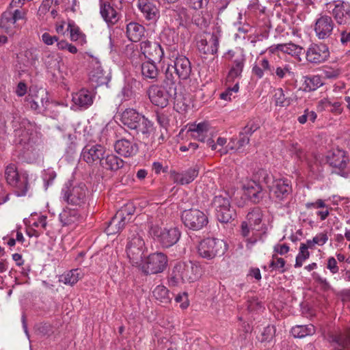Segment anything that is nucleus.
I'll return each instance as SVG.
<instances>
[{"label": "nucleus", "instance_id": "57", "mask_svg": "<svg viewBox=\"0 0 350 350\" xmlns=\"http://www.w3.org/2000/svg\"><path fill=\"white\" fill-rule=\"evenodd\" d=\"M226 139L224 137H219L217 138L216 143H215L214 140L212 138H208L206 140V144L209 147L211 148L213 150H217V146H220L221 148L219 150H222L224 151L226 148H223V146L226 144Z\"/></svg>", "mask_w": 350, "mask_h": 350}, {"label": "nucleus", "instance_id": "43", "mask_svg": "<svg viewBox=\"0 0 350 350\" xmlns=\"http://www.w3.org/2000/svg\"><path fill=\"white\" fill-rule=\"evenodd\" d=\"M304 78V86L305 91H314L323 84L319 75H308L305 76Z\"/></svg>", "mask_w": 350, "mask_h": 350}, {"label": "nucleus", "instance_id": "20", "mask_svg": "<svg viewBox=\"0 0 350 350\" xmlns=\"http://www.w3.org/2000/svg\"><path fill=\"white\" fill-rule=\"evenodd\" d=\"M170 68L176 73L180 80L187 79L191 72V66L187 57L179 55L173 60V64L170 65Z\"/></svg>", "mask_w": 350, "mask_h": 350}, {"label": "nucleus", "instance_id": "46", "mask_svg": "<svg viewBox=\"0 0 350 350\" xmlns=\"http://www.w3.org/2000/svg\"><path fill=\"white\" fill-rule=\"evenodd\" d=\"M170 14L177 21H183L187 18V10L182 5H174L167 8Z\"/></svg>", "mask_w": 350, "mask_h": 350}, {"label": "nucleus", "instance_id": "29", "mask_svg": "<svg viewBox=\"0 0 350 350\" xmlns=\"http://www.w3.org/2000/svg\"><path fill=\"white\" fill-rule=\"evenodd\" d=\"M72 100L78 107L87 109L93 103V94L86 89H81L72 94Z\"/></svg>", "mask_w": 350, "mask_h": 350}, {"label": "nucleus", "instance_id": "51", "mask_svg": "<svg viewBox=\"0 0 350 350\" xmlns=\"http://www.w3.org/2000/svg\"><path fill=\"white\" fill-rule=\"evenodd\" d=\"M309 257L310 252L306 250V247H305L304 243H301L299 253L296 256L295 264L294 265L295 267H301L303 265L304 262Z\"/></svg>", "mask_w": 350, "mask_h": 350}, {"label": "nucleus", "instance_id": "62", "mask_svg": "<svg viewBox=\"0 0 350 350\" xmlns=\"http://www.w3.org/2000/svg\"><path fill=\"white\" fill-rule=\"evenodd\" d=\"M42 41L46 45H52L58 41L56 36H51L50 33L45 32L41 36Z\"/></svg>", "mask_w": 350, "mask_h": 350}, {"label": "nucleus", "instance_id": "32", "mask_svg": "<svg viewBox=\"0 0 350 350\" xmlns=\"http://www.w3.org/2000/svg\"><path fill=\"white\" fill-rule=\"evenodd\" d=\"M59 220L63 226L76 225L81 219L79 211L75 208H66L59 214Z\"/></svg>", "mask_w": 350, "mask_h": 350}, {"label": "nucleus", "instance_id": "16", "mask_svg": "<svg viewBox=\"0 0 350 350\" xmlns=\"http://www.w3.org/2000/svg\"><path fill=\"white\" fill-rule=\"evenodd\" d=\"M147 93L151 103L161 108L168 105L170 97L174 98V93H170L166 90L165 91L163 85H152L149 87Z\"/></svg>", "mask_w": 350, "mask_h": 350}, {"label": "nucleus", "instance_id": "28", "mask_svg": "<svg viewBox=\"0 0 350 350\" xmlns=\"http://www.w3.org/2000/svg\"><path fill=\"white\" fill-rule=\"evenodd\" d=\"M142 114L134 109H126L120 116V122L127 129L133 130L137 121L141 120Z\"/></svg>", "mask_w": 350, "mask_h": 350}, {"label": "nucleus", "instance_id": "30", "mask_svg": "<svg viewBox=\"0 0 350 350\" xmlns=\"http://www.w3.org/2000/svg\"><path fill=\"white\" fill-rule=\"evenodd\" d=\"M263 213L261 208L259 207H255L251 209V211L247 213L246 219L247 221L253 230H256L257 231L263 230L265 232L266 230L265 226L264 224L260 225Z\"/></svg>", "mask_w": 350, "mask_h": 350}, {"label": "nucleus", "instance_id": "7", "mask_svg": "<svg viewBox=\"0 0 350 350\" xmlns=\"http://www.w3.org/2000/svg\"><path fill=\"white\" fill-rule=\"evenodd\" d=\"M227 250L226 243L219 239L208 238L200 242L198 252L200 257L211 260L224 254Z\"/></svg>", "mask_w": 350, "mask_h": 350}, {"label": "nucleus", "instance_id": "60", "mask_svg": "<svg viewBox=\"0 0 350 350\" xmlns=\"http://www.w3.org/2000/svg\"><path fill=\"white\" fill-rule=\"evenodd\" d=\"M175 301L177 303H180V307L183 309H186L189 306L188 295L184 292L182 294H178L175 297Z\"/></svg>", "mask_w": 350, "mask_h": 350}, {"label": "nucleus", "instance_id": "8", "mask_svg": "<svg viewBox=\"0 0 350 350\" xmlns=\"http://www.w3.org/2000/svg\"><path fill=\"white\" fill-rule=\"evenodd\" d=\"M149 233L163 247L167 248L176 244L180 237V231L178 228H162L158 226H152Z\"/></svg>", "mask_w": 350, "mask_h": 350}, {"label": "nucleus", "instance_id": "10", "mask_svg": "<svg viewBox=\"0 0 350 350\" xmlns=\"http://www.w3.org/2000/svg\"><path fill=\"white\" fill-rule=\"evenodd\" d=\"M145 243L138 233L129 237L126 254L133 265H138L143 259Z\"/></svg>", "mask_w": 350, "mask_h": 350}, {"label": "nucleus", "instance_id": "42", "mask_svg": "<svg viewBox=\"0 0 350 350\" xmlns=\"http://www.w3.org/2000/svg\"><path fill=\"white\" fill-rule=\"evenodd\" d=\"M315 333V327L313 325H296L291 329V334L295 338H304L313 335Z\"/></svg>", "mask_w": 350, "mask_h": 350}, {"label": "nucleus", "instance_id": "15", "mask_svg": "<svg viewBox=\"0 0 350 350\" xmlns=\"http://www.w3.org/2000/svg\"><path fill=\"white\" fill-rule=\"evenodd\" d=\"M329 57V48L323 43L310 44L306 53V60L313 64L323 63L328 59Z\"/></svg>", "mask_w": 350, "mask_h": 350}, {"label": "nucleus", "instance_id": "58", "mask_svg": "<svg viewBox=\"0 0 350 350\" xmlns=\"http://www.w3.org/2000/svg\"><path fill=\"white\" fill-rule=\"evenodd\" d=\"M208 3V0H187V5L195 10L203 8Z\"/></svg>", "mask_w": 350, "mask_h": 350}, {"label": "nucleus", "instance_id": "12", "mask_svg": "<svg viewBox=\"0 0 350 350\" xmlns=\"http://www.w3.org/2000/svg\"><path fill=\"white\" fill-rule=\"evenodd\" d=\"M326 161L330 166L338 170L339 174L344 177L349 176V172L346 171L349 156L345 151L338 148L333 149L327 152Z\"/></svg>", "mask_w": 350, "mask_h": 350}, {"label": "nucleus", "instance_id": "35", "mask_svg": "<svg viewBox=\"0 0 350 350\" xmlns=\"http://www.w3.org/2000/svg\"><path fill=\"white\" fill-rule=\"evenodd\" d=\"M129 223L125 217L120 215V213H116L111 219L105 231L108 235L114 234L120 232Z\"/></svg>", "mask_w": 350, "mask_h": 350}, {"label": "nucleus", "instance_id": "47", "mask_svg": "<svg viewBox=\"0 0 350 350\" xmlns=\"http://www.w3.org/2000/svg\"><path fill=\"white\" fill-rule=\"evenodd\" d=\"M212 206L215 210L231 207L228 195L225 193L215 196L212 201Z\"/></svg>", "mask_w": 350, "mask_h": 350}, {"label": "nucleus", "instance_id": "61", "mask_svg": "<svg viewBox=\"0 0 350 350\" xmlns=\"http://www.w3.org/2000/svg\"><path fill=\"white\" fill-rule=\"evenodd\" d=\"M53 2V0H43L38 9V14L40 16L44 15L47 12H49Z\"/></svg>", "mask_w": 350, "mask_h": 350}, {"label": "nucleus", "instance_id": "54", "mask_svg": "<svg viewBox=\"0 0 350 350\" xmlns=\"http://www.w3.org/2000/svg\"><path fill=\"white\" fill-rule=\"evenodd\" d=\"M122 101L130 100L135 97V92L129 84H126L118 94Z\"/></svg>", "mask_w": 350, "mask_h": 350}, {"label": "nucleus", "instance_id": "37", "mask_svg": "<svg viewBox=\"0 0 350 350\" xmlns=\"http://www.w3.org/2000/svg\"><path fill=\"white\" fill-rule=\"evenodd\" d=\"M100 12L108 24L114 25L119 20L118 12L109 3H103L100 5Z\"/></svg>", "mask_w": 350, "mask_h": 350}, {"label": "nucleus", "instance_id": "38", "mask_svg": "<svg viewBox=\"0 0 350 350\" xmlns=\"http://www.w3.org/2000/svg\"><path fill=\"white\" fill-rule=\"evenodd\" d=\"M245 60L244 56L241 55L233 61V64L227 76L228 82H234L235 79L241 77L245 64Z\"/></svg>", "mask_w": 350, "mask_h": 350}, {"label": "nucleus", "instance_id": "45", "mask_svg": "<svg viewBox=\"0 0 350 350\" xmlns=\"http://www.w3.org/2000/svg\"><path fill=\"white\" fill-rule=\"evenodd\" d=\"M154 298L161 303L167 304L170 301V297L168 289L163 286L158 285L152 291Z\"/></svg>", "mask_w": 350, "mask_h": 350}, {"label": "nucleus", "instance_id": "13", "mask_svg": "<svg viewBox=\"0 0 350 350\" xmlns=\"http://www.w3.org/2000/svg\"><path fill=\"white\" fill-rule=\"evenodd\" d=\"M269 188L275 201L278 202L288 200L293 192L291 181L287 178L274 180Z\"/></svg>", "mask_w": 350, "mask_h": 350}, {"label": "nucleus", "instance_id": "18", "mask_svg": "<svg viewBox=\"0 0 350 350\" xmlns=\"http://www.w3.org/2000/svg\"><path fill=\"white\" fill-rule=\"evenodd\" d=\"M140 51L148 60L161 61L164 52L161 45L157 42L144 40L140 42Z\"/></svg>", "mask_w": 350, "mask_h": 350}, {"label": "nucleus", "instance_id": "59", "mask_svg": "<svg viewBox=\"0 0 350 350\" xmlns=\"http://www.w3.org/2000/svg\"><path fill=\"white\" fill-rule=\"evenodd\" d=\"M326 267L332 274H336L339 271L337 260L333 256H330L327 258Z\"/></svg>", "mask_w": 350, "mask_h": 350}, {"label": "nucleus", "instance_id": "17", "mask_svg": "<svg viewBox=\"0 0 350 350\" xmlns=\"http://www.w3.org/2000/svg\"><path fill=\"white\" fill-rule=\"evenodd\" d=\"M334 27V23L331 16L321 15L314 23V30L319 40H325L330 37Z\"/></svg>", "mask_w": 350, "mask_h": 350}, {"label": "nucleus", "instance_id": "39", "mask_svg": "<svg viewBox=\"0 0 350 350\" xmlns=\"http://www.w3.org/2000/svg\"><path fill=\"white\" fill-rule=\"evenodd\" d=\"M83 276L84 273L81 269H73L62 274L59 278V282L66 285L73 286Z\"/></svg>", "mask_w": 350, "mask_h": 350}, {"label": "nucleus", "instance_id": "41", "mask_svg": "<svg viewBox=\"0 0 350 350\" xmlns=\"http://www.w3.org/2000/svg\"><path fill=\"white\" fill-rule=\"evenodd\" d=\"M67 31L70 32V39L71 41L75 42L81 46L87 42L85 35L74 23H68Z\"/></svg>", "mask_w": 350, "mask_h": 350}, {"label": "nucleus", "instance_id": "33", "mask_svg": "<svg viewBox=\"0 0 350 350\" xmlns=\"http://www.w3.org/2000/svg\"><path fill=\"white\" fill-rule=\"evenodd\" d=\"M249 143L250 138H248V136H246V135H244L239 132L238 138H231L224 151H222L221 149L218 150V151L221 154H226L229 150L238 151Z\"/></svg>", "mask_w": 350, "mask_h": 350}, {"label": "nucleus", "instance_id": "36", "mask_svg": "<svg viewBox=\"0 0 350 350\" xmlns=\"http://www.w3.org/2000/svg\"><path fill=\"white\" fill-rule=\"evenodd\" d=\"M155 61L147 60L141 65V72L145 79L156 81L159 76V69L156 66Z\"/></svg>", "mask_w": 350, "mask_h": 350}, {"label": "nucleus", "instance_id": "50", "mask_svg": "<svg viewBox=\"0 0 350 350\" xmlns=\"http://www.w3.org/2000/svg\"><path fill=\"white\" fill-rule=\"evenodd\" d=\"M274 75L278 79H282L287 75L291 77L294 76V72L291 70V68L289 64H284L281 66H277L274 68L273 75Z\"/></svg>", "mask_w": 350, "mask_h": 350}, {"label": "nucleus", "instance_id": "22", "mask_svg": "<svg viewBox=\"0 0 350 350\" xmlns=\"http://www.w3.org/2000/svg\"><path fill=\"white\" fill-rule=\"evenodd\" d=\"M210 133V125L207 122H202L198 124H189L188 126L187 133L189 135L200 142H206Z\"/></svg>", "mask_w": 350, "mask_h": 350}, {"label": "nucleus", "instance_id": "23", "mask_svg": "<svg viewBox=\"0 0 350 350\" xmlns=\"http://www.w3.org/2000/svg\"><path fill=\"white\" fill-rule=\"evenodd\" d=\"M198 169L197 167H190L182 172L172 171L171 178L175 183L180 185H187L193 182L198 176Z\"/></svg>", "mask_w": 350, "mask_h": 350}, {"label": "nucleus", "instance_id": "48", "mask_svg": "<svg viewBox=\"0 0 350 350\" xmlns=\"http://www.w3.org/2000/svg\"><path fill=\"white\" fill-rule=\"evenodd\" d=\"M285 265L286 261L284 258H279L277 254H273L269 267L278 271L280 273H283L286 271Z\"/></svg>", "mask_w": 350, "mask_h": 350}, {"label": "nucleus", "instance_id": "2", "mask_svg": "<svg viewBox=\"0 0 350 350\" xmlns=\"http://www.w3.org/2000/svg\"><path fill=\"white\" fill-rule=\"evenodd\" d=\"M26 9L8 8L0 18V29L10 36L16 34L27 22Z\"/></svg>", "mask_w": 350, "mask_h": 350}, {"label": "nucleus", "instance_id": "40", "mask_svg": "<svg viewBox=\"0 0 350 350\" xmlns=\"http://www.w3.org/2000/svg\"><path fill=\"white\" fill-rule=\"evenodd\" d=\"M274 68L270 65L267 58H262L258 64L253 66L252 72L258 79L264 77L265 71H268L271 75H273Z\"/></svg>", "mask_w": 350, "mask_h": 350}, {"label": "nucleus", "instance_id": "64", "mask_svg": "<svg viewBox=\"0 0 350 350\" xmlns=\"http://www.w3.org/2000/svg\"><path fill=\"white\" fill-rule=\"evenodd\" d=\"M340 41L343 46L347 45L350 42V31L346 29L340 31Z\"/></svg>", "mask_w": 350, "mask_h": 350}, {"label": "nucleus", "instance_id": "34", "mask_svg": "<svg viewBox=\"0 0 350 350\" xmlns=\"http://www.w3.org/2000/svg\"><path fill=\"white\" fill-rule=\"evenodd\" d=\"M144 27L137 23L131 22L126 25V37L131 42H137L140 41L144 36Z\"/></svg>", "mask_w": 350, "mask_h": 350}, {"label": "nucleus", "instance_id": "44", "mask_svg": "<svg viewBox=\"0 0 350 350\" xmlns=\"http://www.w3.org/2000/svg\"><path fill=\"white\" fill-rule=\"evenodd\" d=\"M216 217L221 223H228L235 216L234 210L232 208H221L215 210Z\"/></svg>", "mask_w": 350, "mask_h": 350}, {"label": "nucleus", "instance_id": "21", "mask_svg": "<svg viewBox=\"0 0 350 350\" xmlns=\"http://www.w3.org/2000/svg\"><path fill=\"white\" fill-rule=\"evenodd\" d=\"M244 193L254 203H259L265 196L262 186L255 180H250L243 185Z\"/></svg>", "mask_w": 350, "mask_h": 350}, {"label": "nucleus", "instance_id": "11", "mask_svg": "<svg viewBox=\"0 0 350 350\" xmlns=\"http://www.w3.org/2000/svg\"><path fill=\"white\" fill-rule=\"evenodd\" d=\"M329 12L339 25H349L350 24V4L341 0H334L326 3Z\"/></svg>", "mask_w": 350, "mask_h": 350}, {"label": "nucleus", "instance_id": "52", "mask_svg": "<svg viewBox=\"0 0 350 350\" xmlns=\"http://www.w3.org/2000/svg\"><path fill=\"white\" fill-rule=\"evenodd\" d=\"M321 103L323 105L324 108L330 111L332 113L340 114L342 111V108L340 102L332 103L328 99H324L321 100Z\"/></svg>", "mask_w": 350, "mask_h": 350}, {"label": "nucleus", "instance_id": "3", "mask_svg": "<svg viewBox=\"0 0 350 350\" xmlns=\"http://www.w3.org/2000/svg\"><path fill=\"white\" fill-rule=\"evenodd\" d=\"M4 177L7 184L13 188L17 196L27 195L30 187L27 172H19L16 164L11 163L5 167Z\"/></svg>", "mask_w": 350, "mask_h": 350}, {"label": "nucleus", "instance_id": "55", "mask_svg": "<svg viewBox=\"0 0 350 350\" xmlns=\"http://www.w3.org/2000/svg\"><path fill=\"white\" fill-rule=\"evenodd\" d=\"M341 69L339 68L326 67L323 70L324 77L327 79H336L341 75Z\"/></svg>", "mask_w": 350, "mask_h": 350}, {"label": "nucleus", "instance_id": "56", "mask_svg": "<svg viewBox=\"0 0 350 350\" xmlns=\"http://www.w3.org/2000/svg\"><path fill=\"white\" fill-rule=\"evenodd\" d=\"M275 334V327L273 325H268L264 328L260 335V341H270Z\"/></svg>", "mask_w": 350, "mask_h": 350}, {"label": "nucleus", "instance_id": "5", "mask_svg": "<svg viewBox=\"0 0 350 350\" xmlns=\"http://www.w3.org/2000/svg\"><path fill=\"white\" fill-rule=\"evenodd\" d=\"M18 144L24 149V153L36 150V132L35 125L27 119H23L20 126L16 130Z\"/></svg>", "mask_w": 350, "mask_h": 350}, {"label": "nucleus", "instance_id": "31", "mask_svg": "<svg viewBox=\"0 0 350 350\" xmlns=\"http://www.w3.org/2000/svg\"><path fill=\"white\" fill-rule=\"evenodd\" d=\"M124 163V161L116 154H108L104 156L100 165L106 170L115 172L122 168Z\"/></svg>", "mask_w": 350, "mask_h": 350}, {"label": "nucleus", "instance_id": "4", "mask_svg": "<svg viewBox=\"0 0 350 350\" xmlns=\"http://www.w3.org/2000/svg\"><path fill=\"white\" fill-rule=\"evenodd\" d=\"M109 143L108 130H103L99 144H88L82 150L81 158L90 165H100L105 154V146Z\"/></svg>", "mask_w": 350, "mask_h": 350}, {"label": "nucleus", "instance_id": "19", "mask_svg": "<svg viewBox=\"0 0 350 350\" xmlns=\"http://www.w3.org/2000/svg\"><path fill=\"white\" fill-rule=\"evenodd\" d=\"M113 146L116 152L125 158L133 157L139 151L137 143L125 138L116 140Z\"/></svg>", "mask_w": 350, "mask_h": 350}, {"label": "nucleus", "instance_id": "24", "mask_svg": "<svg viewBox=\"0 0 350 350\" xmlns=\"http://www.w3.org/2000/svg\"><path fill=\"white\" fill-rule=\"evenodd\" d=\"M137 8L146 19L156 21L159 16V11L156 5L150 0H137Z\"/></svg>", "mask_w": 350, "mask_h": 350}, {"label": "nucleus", "instance_id": "27", "mask_svg": "<svg viewBox=\"0 0 350 350\" xmlns=\"http://www.w3.org/2000/svg\"><path fill=\"white\" fill-rule=\"evenodd\" d=\"M133 131H135L136 135L143 140L147 139L153 133V123L143 115L141 120L137 121Z\"/></svg>", "mask_w": 350, "mask_h": 350}, {"label": "nucleus", "instance_id": "26", "mask_svg": "<svg viewBox=\"0 0 350 350\" xmlns=\"http://www.w3.org/2000/svg\"><path fill=\"white\" fill-rule=\"evenodd\" d=\"M197 46L200 52L204 54H215L219 47V38L215 33H212L208 40L201 39Z\"/></svg>", "mask_w": 350, "mask_h": 350}, {"label": "nucleus", "instance_id": "1", "mask_svg": "<svg viewBox=\"0 0 350 350\" xmlns=\"http://www.w3.org/2000/svg\"><path fill=\"white\" fill-rule=\"evenodd\" d=\"M201 275L200 267L191 261L178 262L172 270L168 278L170 286H178L183 283H192L198 280Z\"/></svg>", "mask_w": 350, "mask_h": 350}, {"label": "nucleus", "instance_id": "14", "mask_svg": "<svg viewBox=\"0 0 350 350\" xmlns=\"http://www.w3.org/2000/svg\"><path fill=\"white\" fill-rule=\"evenodd\" d=\"M167 265L166 255L161 252H156L148 256L143 269L147 274H156L163 272Z\"/></svg>", "mask_w": 350, "mask_h": 350}, {"label": "nucleus", "instance_id": "25", "mask_svg": "<svg viewBox=\"0 0 350 350\" xmlns=\"http://www.w3.org/2000/svg\"><path fill=\"white\" fill-rule=\"evenodd\" d=\"M174 71L172 70V68H170V66L168 65L165 72V77L163 80L162 85L163 88L169 91L170 93H174V98L178 99V95L177 93V86L178 85V77L174 75Z\"/></svg>", "mask_w": 350, "mask_h": 350}, {"label": "nucleus", "instance_id": "9", "mask_svg": "<svg viewBox=\"0 0 350 350\" xmlns=\"http://www.w3.org/2000/svg\"><path fill=\"white\" fill-rule=\"evenodd\" d=\"M181 219L184 225L192 230H200L208 223L207 215L203 211L196 208L183 211Z\"/></svg>", "mask_w": 350, "mask_h": 350}, {"label": "nucleus", "instance_id": "63", "mask_svg": "<svg viewBox=\"0 0 350 350\" xmlns=\"http://www.w3.org/2000/svg\"><path fill=\"white\" fill-rule=\"evenodd\" d=\"M328 240V236L325 232H321L317 234L313 237V242L316 243L317 245H323Z\"/></svg>", "mask_w": 350, "mask_h": 350}, {"label": "nucleus", "instance_id": "49", "mask_svg": "<svg viewBox=\"0 0 350 350\" xmlns=\"http://www.w3.org/2000/svg\"><path fill=\"white\" fill-rule=\"evenodd\" d=\"M280 51L292 56L298 55L301 53L302 48L292 42L280 44Z\"/></svg>", "mask_w": 350, "mask_h": 350}, {"label": "nucleus", "instance_id": "53", "mask_svg": "<svg viewBox=\"0 0 350 350\" xmlns=\"http://www.w3.org/2000/svg\"><path fill=\"white\" fill-rule=\"evenodd\" d=\"M135 208L133 203H128L122 206L117 213H120V215L125 217L127 221H130L135 213Z\"/></svg>", "mask_w": 350, "mask_h": 350}, {"label": "nucleus", "instance_id": "6", "mask_svg": "<svg viewBox=\"0 0 350 350\" xmlns=\"http://www.w3.org/2000/svg\"><path fill=\"white\" fill-rule=\"evenodd\" d=\"M88 188L83 183L72 185L70 183L64 185L61 191V199L68 204L81 206L88 198Z\"/></svg>", "mask_w": 350, "mask_h": 350}]
</instances>
